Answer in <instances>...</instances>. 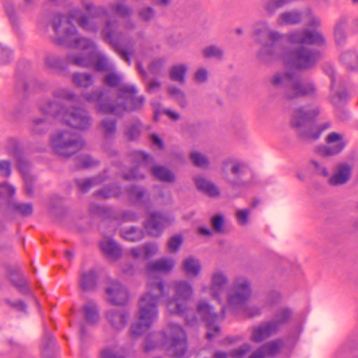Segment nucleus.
I'll list each match as a JSON object with an SVG mask.
<instances>
[{
	"mask_svg": "<svg viewBox=\"0 0 358 358\" xmlns=\"http://www.w3.org/2000/svg\"><path fill=\"white\" fill-rule=\"evenodd\" d=\"M55 96L63 98L67 100H73L74 98V95L65 89H62L57 91L55 92Z\"/></svg>",
	"mask_w": 358,
	"mask_h": 358,
	"instance_id": "obj_56",
	"label": "nucleus"
},
{
	"mask_svg": "<svg viewBox=\"0 0 358 358\" xmlns=\"http://www.w3.org/2000/svg\"><path fill=\"white\" fill-rule=\"evenodd\" d=\"M106 40L116 47L121 57L127 62H129L131 52L120 43V34L116 31L115 23L108 22L103 31Z\"/></svg>",
	"mask_w": 358,
	"mask_h": 358,
	"instance_id": "obj_16",
	"label": "nucleus"
},
{
	"mask_svg": "<svg viewBox=\"0 0 358 358\" xmlns=\"http://www.w3.org/2000/svg\"><path fill=\"white\" fill-rule=\"evenodd\" d=\"M172 222L173 219L169 216L151 213L146 221L145 227L149 234L158 236L162 234L164 228Z\"/></svg>",
	"mask_w": 358,
	"mask_h": 358,
	"instance_id": "obj_15",
	"label": "nucleus"
},
{
	"mask_svg": "<svg viewBox=\"0 0 358 358\" xmlns=\"http://www.w3.org/2000/svg\"><path fill=\"white\" fill-rule=\"evenodd\" d=\"M170 289L174 292L173 296L164 295L159 297L163 298V303L167 311L171 314H185L187 310V301L194 293L192 286L187 280H178L171 283Z\"/></svg>",
	"mask_w": 358,
	"mask_h": 358,
	"instance_id": "obj_5",
	"label": "nucleus"
},
{
	"mask_svg": "<svg viewBox=\"0 0 358 358\" xmlns=\"http://www.w3.org/2000/svg\"><path fill=\"white\" fill-rule=\"evenodd\" d=\"M102 127L106 136L113 134L115 131V124L112 120H103Z\"/></svg>",
	"mask_w": 358,
	"mask_h": 358,
	"instance_id": "obj_50",
	"label": "nucleus"
},
{
	"mask_svg": "<svg viewBox=\"0 0 358 358\" xmlns=\"http://www.w3.org/2000/svg\"><path fill=\"white\" fill-rule=\"evenodd\" d=\"M183 242V238L180 235L172 236L168 242V248L171 252H176Z\"/></svg>",
	"mask_w": 358,
	"mask_h": 358,
	"instance_id": "obj_40",
	"label": "nucleus"
},
{
	"mask_svg": "<svg viewBox=\"0 0 358 358\" xmlns=\"http://www.w3.org/2000/svg\"><path fill=\"white\" fill-rule=\"evenodd\" d=\"M127 289L117 281L112 282L106 289V299L113 305H124L129 301Z\"/></svg>",
	"mask_w": 358,
	"mask_h": 358,
	"instance_id": "obj_14",
	"label": "nucleus"
},
{
	"mask_svg": "<svg viewBox=\"0 0 358 358\" xmlns=\"http://www.w3.org/2000/svg\"><path fill=\"white\" fill-rule=\"evenodd\" d=\"M160 85L159 83L155 80H151L148 85V90L150 92H153L159 89Z\"/></svg>",
	"mask_w": 358,
	"mask_h": 358,
	"instance_id": "obj_61",
	"label": "nucleus"
},
{
	"mask_svg": "<svg viewBox=\"0 0 358 358\" xmlns=\"http://www.w3.org/2000/svg\"><path fill=\"white\" fill-rule=\"evenodd\" d=\"M136 94V90L134 86L124 85L120 90L117 99L119 101L124 100L125 104L116 106H113L100 92L84 96V98L89 102L96 101L97 109L100 113L119 114L122 110H137L142 106L144 98L143 96L137 97Z\"/></svg>",
	"mask_w": 358,
	"mask_h": 358,
	"instance_id": "obj_4",
	"label": "nucleus"
},
{
	"mask_svg": "<svg viewBox=\"0 0 358 358\" xmlns=\"http://www.w3.org/2000/svg\"><path fill=\"white\" fill-rule=\"evenodd\" d=\"M96 273L94 271L83 273L80 278V286L83 289H89L94 287L96 282Z\"/></svg>",
	"mask_w": 358,
	"mask_h": 358,
	"instance_id": "obj_33",
	"label": "nucleus"
},
{
	"mask_svg": "<svg viewBox=\"0 0 358 358\" xmlns=\"http://www.w3.org/2000/svg\"><path fill=\"white\" fill-rule=\"evenodd\" d=\"M315 175H320L326 177L328 176V171L326 168L317 166L315 164Z\"/></svg>",
	"mask_w": 358,
	"mask_h": 358,
	"instance_id": "obj_60",
	"label": "nucleus"
},
{
	"mask_svg": "<svg viewBox=\"0 0 358 358\" xmlns=\"http://www.w3.org/2000/svg\"><path fill=\"white\" fill-rule=\"evenodd\" d=\"M152 171L154 176L161 180L171 182L174 180L173 174L164 166H155Z\"/></svg>",
	"mask_w": 358,
	"mask_h": 358,
	"instance_id": "obj_31",
	"label": "nucleus"
},
{
	"mask_svg": "<svg viewBox=\"0 0 358 358\" xmlns=\"http://www.w3.org/2000/svg\"><path fill=\"white\" fill-rule=\"evenodd\" d=\"M15 209L24 215H29L33 212V207L31 203H17L15 206Z\"/></svg>",
	"mask_w": 358,
	"mask_h": 358,
	"instance_id": "obj_46",
	"label": "nucleus"
},
{
	"mask_svg": "<svg viewBox=\"0 0 358 358\" xmlns=\"http://www.w3.org/2000/svg\"><path fill=\"white\" fill-rule=\"evenodd\" d=\"M317 24V22L315 20V52L317 48L320 49V52L326 45V40L321 30L315 27Z\"/></svg>",
	"mask_w": 358,
	"mask_h": 358,
	"instance_id": "obj_39",
	"label": "nucleus"
},
{
	"mask_svg": "<svg viewBox=\"0 0 358 358\" xmlns=\"http://www.w3.org/2000/svg\"><path fill=\"white\" fill-rule=\"evenodd\" d=\"M268 36V38L273 41H279L282 38V35L276 31H269Z\"/></svg>",
	"mask_w": 358,
	"mask_h": 358,
	"instance_id": "obj_62",
	"label": "nucleus"
},
{
	"mask_svg": "<svg viewBox=\"0 0 358 358\" xmlns=\"http://www.w3.org/2000/svg\"><path fill=\"white\" fill-rule=\"evenodd\" d=\"M122 78L120 76L111 73L108 74L105 78V83L110 86H116L121 82Z\"/></svg>",
	"mask_w": 358,
	"mask_h": 358,
	"instance_id": "obj_49",
	"label": "nucleus"
},
{
	"mask_svg": "<svg viewBox=\"0 0 358 358\" xmlns=\"http://www.w3.org/2000/svg\"><path fill=\"white\" fill-rule=\"evenodd\" d=\"M289 1L290 0H266L262 5V8L267 14L273 15L278 9Z\"/></svg>",
	"mask_w": 358,
	"mask_h": 358,
	"instance_id": "obj_28",
	"label": "nucleus"
},
{
	"mask_svg": "<svg viewBox=\"0 0 358 358\" xmlns=\"http://www.w3.org/2000/svg\"><path fill=\"white\" fill-rule=\"evenodd\" d=\"M287 40L291 43L311 44L313 43V30L311 28L294 31L287 35Z\"/></svg>",
	"mask_w": 358,
	"mask_h": 358,
	"instance_id": "obj_20",
	"label": "nucleus"
},
{
	"mask_svg": "<svg viewBox=\"0 0 358 358\" xmlns=\"http://www.w3.org/2000/svg\"><path fill=\"white\" fill-rule=\"evenodd\" d=\"M0 192L3 196H10L15 194V188L7 183H3L0 185Z\"/></svg>",
	"mask_w": 358,
	"mask_h": 358,
	"instance_id": "obj_52",
	"label": "nucleus"
},
{
	"mask_svg": "<svg viewBox=\"0 0 358 358\" xmlns=\"http://www.w3.org/2000/svg\"><path fill=\"white\" fill-rule=\"evenodd\" d=\"M312 54L310 52L304 51L299 53L294 59V66L299 69H306L311 64Z\"/></svg>",
	"mask_w": 358,
	"mask_h": 358,
	"instance_id": "obj_32",
	"label": "nucleus"
},
{
	"mask_svg": "<svg viewBox=\"0 0 358 358\" xmlns=\"http://www.w3.org/2000/svg\"><path fill=\"white\" fill-rule=\"evenodd\" d=\"M135 159L139 163L140 168L146 169V166L148 165L151 158L149 155L141 151H137L135 152Z\"/></svg>",
	"mask_w": 358,
	"mask_h": 358,
	"instance_id": "obj_42",
	"label": "nucleus"
},
{
	"mask_svg": "<svg viewBox=\"0 0 358 358\" xmlns=\"http://www.w3.org/2000/svg\"><path fill=\"white\" fill-rule=\"evenodd\" d=\"M190 157L194 164L197 166L206 167L208 165V159L199 152H192Z\"/></svg>",
	"mask_w": 358,
	"mask_h": 358,
	"instance_id": "obj_37",
	"label": "nucleus"
},
{
	"mask_svg": "<svg viewBox=\"0 0 358 358\" xmlns=\"http://www.w3.org/2000/svg\"><path fill=\"white\" fill-rule=\"evenodd\" d=\"M301 15L297 10L286 11L280 13L277 18L279 26L296 24L301 22Z\"/></svg>",
	"mask_w": 358,
	"mask_h": 358,
	"instance_id": "obj_25",
	"label": "nucleus"
},
{
	"mask_svg": "<svg viewBox=\"0 0 358 358\" xmlns=\"http://www.w3.org/2000/svg\"><path fill=\"white\" fill-rule=\"evenodd\" d=\"M194 181L197 189L208 196H217L220 194L218 188L205 178L196 177Z\"/></svg>",
	"mask_w": 358,
	"mask_h": 358,
	"instance_id": "obj_23",
	"label": "nucleus"
},
{
	"mask_svg": "<svg viewBox=\"0 0 358 358\" xmlns=\"http://www.w3.org/2000/svg\"><path fill=\"white\" fill-rule=\"evenodd\" d=\"M73 22L78 24L87 31L97 30L94 20L81 13L79 10H73L69 20L57 15L53 21V28L57 35V40L61 43H66L77 50H82L79 56L70 55L69 60L77 66L89 67L94 66L97 71H109L113 69V64L106 57L98 50L94 43L87 38H78Z\"/></svg>",
	"mask_w": 358,
	"mask_h": 358,
	"instance_id": "obj_1",
	"label": "nucleus"
},
{
	"mask_svg": "<svg viewBox=\"0 0 358 358\" xmlns=\"http://www.w3.org/2000/svg\"><path fill=\"white\" fill-rule=\"evenodd\" d=\"M290 317V310L287 308L282 309L276 315L275 319L269 322L262 323L252 329V340L256 342H261L276 334L281 327L285 324Z\"/></svg>",
	"mask_w": 358,
	"mask_h": 358,
	"instance_id": "obj_10",
	"label": "nucleus"
},
{
	"mask_svg": "<svg viewBox=\"0 0 358 358\" xmlns=\"http://www.w3.org/2000/svg\"><path fill=\"white\" fill-rule=\"evenodd\" d=\"M96 180L95 179H88L84 181L83 184L80 185V187L83 190H87L88 188L92 187V185H95Z\"/></svg>",
	"mask_w": 358,
	"mask_h": 358,
	"instance_id": "obj_64",
	"label": "nucleus"
},
{
	"mask_svg": "<svg viewBox=\"0 0 358 358\" xmlns=\"http://www.w3.org/2000/svg\"><path fill=\"white\" fill-rule=\"evenodd\" d=\"M157 252V245L155 243H149L141 247L131 248L129 250V254L134 258L143 257L148 259L156 255Z\"/></svg>",
	"mask_w": 358,
	"mask_h": 358,
	"instance_id": "obj_22",
	"label": "nucleus"
},
{
	"mask_svg": "<svg viewBox=\"0 0 358 358\" xmlns=\"http://www.w3.org/2000/svg\"><path fill=\"white\" fill-rule=\"evenodd\" d=\"M187 71V66L180 64L173 66L170 71V76L172 80L182 83L185 81V76Z\"/></svg>",
	"mask_w": 358,
	"mask_h": 358,
	"instance_id": "obj_29",
	"label": "nucleus"
},
{
	"mask_svg": "<svg viewBox=\"0 0 358 358\" xmlns=\"http://www.w3.org/2000/svg\"><path fill=\"white\" fill-rule=\"evenodd\" d=\"M101 358H123L122 353L117 352L114 348H106L101 352Z\"/></svg>",
	"mask_w": 358,
	"mask_h": 358,
	"instance_id": "obj_44",
	"label": "nucleus"
},
{
	"mask_svg": "<svg viewBox=\"0 0 358 358\" xmlns=\"http://www.w3.org/2000/svg\"><path fill=\"white\" fill-rule=\"evenodd\" d=\"M182 270L189 276H197L201 271L200 262L194 257H188L182 261Z\"/></svg>",
	"mask_w": 358,
	"mask_h": 358,
	"instance_id": "obj_26",
	"label": "nucleus"
},
{
	"mask_svg": "<svg viewBox=\"0 0 358 358\" xmlns=\"http://www.w3.org/2000/svg\"><path fill=\"white\" fill-rule=\"evenodd\" d=\"M327 145L321 152L324 155H333L340 152L347 144L345 137L338 133H331L327 137Z\"/></svg>",
	"mask_w": 358,
	"mask_h": 358,
	"instance_id": "obj_17",
	"label": "nucleus"
},
{
	"mask_svg": "<svg viewBox=\"0 0 358 358\" xmlns=\"http://www.w3.org/2000/svg\"><path fill=\"white\" fill-rule=\"evenodd\" d=\"M268 29L267 24L264 22H261L255 24L252 36L255 41H258L260 35L266 32Z\"/></svg>",
	"mask_w": 358,
	"mask_h": 358,
	"instance_id": "obj_43",
	"label": "nucleus"
},
{
	"mask_svg": "<svg viewBox=\"0 0 358 358\" xmlns=\"http://www.w3.org/2000/svg\"><path fill=\"white\" fill-rule=\"evenodd\" d=\"M83 310L85 313V320L89 323H95L99 320V314L96 306L94 303L90 302L86 304Z\"/></svg>",
	"mask_w": 358,
	"mask_h": 358,
	"instance_id": "obj_30",
	"label": "nucleus"
},
{
	"mask_svg": "<svg viewBox=\"0 0 358 358\" xmlns=\"http://www.w3.org/2000/svg\"><path fill=\"white\" fill-rule=\"evenodd\" d=\"M169 93L171 96L175 99L180 104L182 105L184 103L185 95L183 92L176 87H169Z\"/></svg>",
	"mask_w": 358,
	"mask_h": 358,
	"instance_id": "obj_45",
	"label": "nucleus"
},
{
	"mask_svg": "<svg viewBox=\"0 0 358 358\" xmlns=\"http://www.w3.org/2000/svg\"><path fill=\"white\" fill-rule=\"evenodd\" d=\"M195 80L199 83H203L208 78V72L203 69H199L195 73Z\"/></svg>",
	"mask_w": 358,
	"mask_h": 358,
	"instance_id": "obj_53",
	"label": "nucleus"
},
{
	"mask_svg": "<svg viewBox=\"0 0 358 358\" xmlns=\"http://www.w3.org/2000/svg\"><path fill=\"white\" fill-rule=\"evenodd\" d=\"M351 166L345 163L338 164L329 180L331 185H337L345 183L351 176Z\"/></svg>",
	"mask_w": 358,
	"mask_h": 358,
	"instance_id": "obj_19",
	"label": "nucleus"
},
{
	"mask_svg": "<svg viewBox=\"0 0 358 358\" xmlns=\"http://www.w3.org/2000/svg\"><path fill=\"white\" fill-rule=\"evenodd\" d=\"M231 173L236 177V180L229 181L233 191L240 194L252 186V182L246 177L247 176H251V171L244 163L234 162Z\"/></svg>",
	"mask_w": 358,
	"mask_h": 358,
	"instance_id": "obj_13",
	"label": "nucleus"
},
{
	"mask_svg": "<svg viewBox=\"0 0 358 358\" xmlns=\"http://www.w3.org/2000/svg\"><path fill=\"white\" fill-rule=\"evenodd\" d=\"M99 194L103 198H108L116 196L117 192L113 189H106L99 191Z\"/></svg>",
	"mask_w": 358,
	"mask_h": 358,
	"instance_id": "obj_58",
	"label": "nucleus"
},
{
	"mask_svg": "<svg viewBox=\"0 0 358 358\" xmlns=\"http://www.w3.org/2000/svg\"><path fill=\"white\" fill-rule=\"evenodd\" d=\"M10 55L11 52L9 50L0 46V60L2 61V62H6Z\"/></svg>",
	"mask_w": 358,
	"mask_h": 358,
	"instance_id": "obj_59",
	"label": "nucleus"
},
{
	"mask_svg": "<svg viewBox=\"0 0 358 358\" xmlns=\"http://www.w3.org/2000/svg\"><path fill=\"white\" fill-rule=\"evenodd\" d=\"M251 296L250 283L245 277L235 279L227 294V305L236 310L244 308L245 302Z\"/></svg>",
	"mask_w": 358,
	"mask_h": 358,
	"instance_id": "obj_9",
	"label": "nucleus"
},
{
	"mask_svg": "<svg viewBox=\"0 0 358 358\" xmlns=\"http://www.w3.org/2000/svg\"><path fill=\"white\" fill-rule=\"evenodd\" d=\"M73 82L77 86L87 87L92 85V79L89 74L74 73L73 75Z\"/></svg>",
	"mask_w": 358,
	"mask_h": 358,
	"instance_id": "obj_35",
	"label": "nucleus"
},
{
	"mask_svg": "<svg viewBox=\"0 0 358 358\" xmlns=\"http://www.w3.org/2000/svg\"><path fill=\"white\" fill-rule=\"evenodd\" d=\"M122 236L127 241H138L143 238V232L139 229L131 228L128 231H123Z\"/></svg>",
	"mask_w": 358,
	"mask_h": 358,
	"instance_id": "obj_38",
	"label": "nucleus"
},
{
	"mask_svg": "<svg viewBox=\"0 0 358 358\" xmlns=\"http://www.w3.org/2000/svg\"><path fill=\"white\" fill-rule=\"evenodd\" d=\"M291 76L287 73H278L273 78V84L275 85H282L290 80Z\"/></svg>",
	"mask_w": 358,
	"mask_h": 358,
	"instance_id": "obj_48",
	"label": "nucleus"
},
{
	"mask_svg": "<svg viewBox=\"0 0 358 358\" xmlns=\"http://www.w3.org/2000/svg\"><path fill=\"white\" fill-rule=\"evenodd\" d=\"M228 283L229 279L225 272L221 270H216L211 274L210 286H202L200 292L201 294H208L219 303H222V298L226 294Z\"/></svg>",
	"mask_w": 358,
	"mask_h": 358,
	"instance_id": "obj_12",
	"label": "nucleus"
},
{
	"mask_svg": "<svg viewBox=\"0 0 358 358\" xmlns=\"http://www.w3.org/2000/svg\"><path fill=\"white\" fill-rule=\"evenodd\" d=\"M0 173L3 176L10 174V166L8 161H0Z\"/></svg>",
	"mask_w": 358,
	"mask_h": 358,
	"instance_id": "obj_54",
	"label": "nucleus"
},
{
	"mask_svg": "<svg viewBox=\"0 0 358 358\" xmlns=\"http://www.w3.org/2000/svg\"><path fill=\"white\" fill-rule=\"evenodd\" d=\"M145 192L139 187H133L129 191V195L134 201L141 202V199L145 195Z\"/></svg>",
	"mask_w": 358,
	"mask_h": 358,
	"instance_id": "obj_47",
	"label": "nucleus"
},
{
	"mask_svg": "<svg viewBox=\"0 0 358 358\" xmlns=\"http://www.w3.org/2000/svg\"><path fill=\"white\" fill-rule=\"evenodd\" d=\"M100 248L102 252L110 259H116L121 255V249L110 238H104L100 243Z\"/></svg>",
	"mask_w": 358,
	"mask_h": 358,
	"instance_id": "obj_24",
	"label": "nucleus"
},
{
	"mask_svg": "<svg viewBox=\"0 0 358 358\" xmlns=\"http://www.w3.org/2000/svg\"><path fill=\"white\" fill-rule=\"evenodd\" d=\"M313 111L310 107L299 109L292 120V127L303 141H309L313 138Z\"/></svg>",
	"mask_w": 358,
	"mask_h": 358,
	"instance_id": "obj_11",
	"label": "nucleus"
},
{
	"mask_svg": "<svg viewBox=\"0 0 358 358\" xmlns=\"http://www.w3.org/2000/svg\"><path fill=\"white\" fill-rule=\"evenodd\" d=\"M292 90L294 91V94H287L288 97L290 99L310 94L313 90V87L310 83L305 81H299L294 83Z\"/></svg>",
	"mask_w": 358,
	"mask_h": 358,
	"instance_id": "obj_27",
	"label": "nucleus"
},
{
	"mask_svg": "<svg viewBox=\"0 0 358 358\" xmlns=\"http://www.w3.org/2000/svg\"><path fill=\"white\" fill-rule=\"evenodd\" d=\"M224 312L225 308L222 306V315L220 317L214 313L212 306L208 303L203 301H199L196 308V316L188 313L185 318L186 322L188 325L193 326L199 322H205L208 327L206 338L210 340L219 333L220 328L217 322L220 318H223Z\"/></svg>",
	"mask_w": 358,
	"mask_h": 358,
	"instance_id": "obj_7",
	"label": "nucleus"
},
{
	"mask_svg": "<svg viewBox=\"0 0 358 358\" xmlns=\"http://www.w3.org/2000/svg\"><path fill=\"white\" fill-rule=\"evenodd\" d=\"M51 145L57 154L69 157L82 148L83 141L69 131H59L52 136Z\"/></svg>",
	"mask_w": 358,
	"mask_h": 358,
	"instance_id": "obj_8",
	"label": "nucleus"
},
{
	"mask_svg": "<svg viewBox=\"0 0 358 358\" xmlns=\"http://www.w3.org/2000/svg\"><path fill=\"white\" fill-rule=\"evenodd\" d=\"M157 348H164L172 356L182 357L187 350V336L182 327L170 323L163 331L149 335L145 340V350Z\"/></svg>",
	"mask_w": 358,
	"mask_h": 358,
	"instance_id": "obj_3",
	"label": "nucleus"
},
{
	"mask_svg": "<svg viewBox=\"0 0 358 358\" xmlns=\"http://www.w3.org/2000/svg\"><path fill=\"white\" fill-rule=\"evenodd\" d=\"M43 111L78 129H85L91 124L89 116L81 109L66 110L57 103H51L43 108Z\"/></svg>",
	"mask_w": 358,
	"mask_h": 358,
	"instance_id": "obj_6",
	"label": "nucleus"
},
{
	"mask_svg": "<svg viewBox=\"0 0 358 358\" xmlns=\"http://www.w3.org/2000/svg\"><path fill=\"white\" fill-rule=\"evenodd\" d=\"M250 212L251 211L249 209H241L236 211V217L238 222L241 225H245L248 224Z\"/></svg>",
	"mask_w": 358,
	"mask_h": 358,
	"instance_id": "obj_41",
	"label": "nucleus"
},
{
	"mask_svg": "<svg viewBox=\"0 0 358 358\" xmlns=\"http://www.w3.org/2000/svg\"><path fill=\"white\" fill-rule=\"evenodd\" d=\"M163 62H164L162 59H159V60H156V61L153 62L150 66V71H152V73H155L157 71L158 68H159L160 66H162Z\"/></svg>",
	"mask_w": 358,
	"mask_h": 358,
	"instance_id": "obj_63",
	"label": "nucleus"
},
{
	"mask_svg": "<svg viewBox=\"0 0 358 358\" xmlns=\"http://www.w3.org/2000/svg\"><path fill=\"white\" fill-rule=\"evenodd\" d=\"M282 347L281 341L269 342L253 353L250 358H266L278 354Z\"/></svg>",
	"mask_w": 358,
	"mask_h": 358,
	"instance_id": "obj_21",
	"label": "nucleus"
},
{
	"mask_svg": "<svg viewBox=\"0 0 358 358\" xmlns=\"http://www.w3.org/2000/svg\"><path fill=\"white\" fill-rule=\"evenodd\" d=\"M155 13L150 8H146L140 12V17L145 20H149L154 17Z\"/></svg>",
	"mask_w": 358,
	"mask_h": 358,
	"instance_id": "obj_57",
	"label": "nucleus"
},
{
	"mask_svg": "<svg viewBox=\"0 0 358 358\" xmlns=\"http://www.w3.org/2000/svg\"><path fill=\"white\" fill-rule=\"evenodd\" d=\"M224 219L222 215H217L212 218V224L215 230L221 231L222 230Z\"/></svg>",
	"mask_w": 358,
	"mask_h": 358,
	"instance_id": "obj_51",
	"label": "nucleus"
},
{
	"mask_svg": "<svg viewBox=\"0 0 358 358\" xmlns=\"http://www.w3.org/2000/svg\"><path fill=\"white\" fill-rule=\"evenodd\" d=\"M173 258H160L149 263L147 266V291L138 301L137 319L130 328V334L137 337L148 329L158 317L157 302L164 294V285L162 279L155 273H168L175 266Z\"/></svg>",
	"mask_w": 358,
	"mask_h": 358,
	"instance_id": "obj_2",
	"label": "nucleus"
},
{
	"mask_svg": "<svg viewBox=\"0 0 358 358\" xmlns=\"http://www.w3.org/2000/svg\"><path fill=\"white\" fill-rule=\"evenodd\" d=\"M250 345L244 344L239 348L233 351L229 355L223 352H217L215 355V358H229V357H232L234 358H241L250 351Z\"/></svg>",
	"mask_w": 358,
	"mask_h": 358,
	"instance_id": "obj_34",
	"label": "nucleus"
},
{
	"mask_svg": "<svg viewBox=\"0 0 358 358\" xmlns=\"http://www.w3.org/2000/svg\"><path fill=\"white\" fill-rule=\"evenodd\" d=\"M113 11L122 17H124L130 13V10L124 6L120 4L113 8Z\"/></svg>",
	"mask_w": 358,
	"mask_h": 358,
	"instance_id": "obj_55",
	"label": "nucleus"
},
{
	"mask_svg": "<svg viewBox=\"0 0 358 358\" xmlns=\"http://www.w3.org/2000/svg\"><path fill=\"white\" fill-rule=\"evenodd\" d=\"M202 55L206 58H221L223 56L222 50L216 45H209L204 48Z\"/></svg>",
	"mask_w": 358,
	"mask_h": 358,
	"instance_id": "obj_36",
	"label": "nucleus"
},
{
	"mask_svg": "<svg viewBox=\"0 0 358 358\" xmlns=\"http://www.w3.org/2000/svg\"><path fill=\"white\" fill-rule=\"evenodd\" d=\"M106 317L111 328L115 331L123 329L129 320V314L124 310H110L107 312Z\"/></svg>",
	"mask_w": 358,
	"mask_h": 358,
	"instance_id": "obj_18",
	"label": "nucleus"
}]
</instances>
